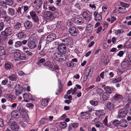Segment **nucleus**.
Listing matches in <instances>:
<instances>
[{
  "label": "nucleus",
  "mask_w": 131,
  "mask_h": 131,
  "mask_svg": "<svg viewBox=\"0 0 131 131\" xmlns=\"http://www.w3.org/2000/svg\"><path fill=\"white\" fill-rule=\"evenodd\" d=\"M13 30L11 27H8L6 28L4 31L1 32L3 39L4 40L6 39L8 36L11 35L13 34Z\"/></svg>",
  "instance_id": "f257e3e1"
},
{
  "label": "nucleus",
  "mask_w": 131,
  "mask_h": 131,
  "mask_svg": "<svg viewBox=\"0 0 131 131\" xmlns=\"http://www.w3.org/2000/svg\"><path fill=\"white\" fill-rule=\"evenodd\" d=\"M53 57L55 60L60 62L62 61L65 60L67 57V55L66 54H61L59 53L56 52L54 54Z\"/></svg>",
  "instance_id": "f03ea898"
},
{
  "label": "nucleus",
  "mask_w": 131,
  "mask_h": 131,
  "mask_svg": "<svg viewBox=\"0 0 131 131\" xmlns=\"http://www.w3.org/2000/svg\"><path fill=\"white\" fill-rule=\"evenodd\" d=\"M8 123L10 125L11 129L13 130L17 131L19 129V127L16 122L11 119L9 121Z\"/></svg>",
  "instance_id": "7ed1b4c3"
},
{
  "label": "nucleus",
  "mask_w": 131,
  "mask_h": 131,
  "mask_svg": "<svg viewBox=\"0 0 131 131\" xmlns=\"http://www.w3.org/2000/svg\"><path fill=\"white\" fill-rule=\"evenodd\" d=\"M26 57L23 54H21L19 52H17L14 54V59L15 61H18L20 59L25 60Z\"/></svg>",
  "instance_id": "20e7f679"
},
{
  "label": "nucleus",
  "mask_w": 131,
  "mask_h": 131,
  "mask_svg": "<svg viewBox=\"0 0 131 131\" xmlns=\"http://www.w3.org/2000/svg\"><path fill=\"white\" fill-rule=\"evenodd\" d=\"M127 114V112L125 108H123L119 110L118 111V115L117 118H119L120 117L123 118L126 116Z\"/></svg>",
  "instance_id": "39448f33"
},
{
  "label": "nucleus",
  "mask_w": 131,
  "mask_h": 131,
  "mask_svg": "<svg viewBox=\"0 0 131 131\" xmlns=\"http://www.w3.org/2000/svg\"><path fill=\"white\" fill-rule=\"evenodd\" d=\"M43 13L44 15V17L47 20L51 21L53 19V16L52 13L50 12H43Z\"/></svg>",
  "instance_id": "423d86ee"
},
{
  "label": "nucleus",
  "mask_w": 131,
  "mask_h": 131,
  "mask_svg": "<svg viewBox=\"0 0 131 131\" xmlns=\"http://www.w3.org/2000/svg\"><path fill=\"white\" fill-rule=\"evenodd\" d=\"M21 113L20 111L17 110L13 111L11 113L12 116L14 118H18L20 117Z\"/></svg>",
  "instance_id": "0eeeda50"
},
{
  "label": "nucleus",
  "mask_w": 131,
  "mask_h": 131,
  "mask_svg": "<svg viewBox=\"0 0 131 131\" xmlns=\"http://www.w3.org/2000/svg\"><path fill=\"white\" fill-rule=\"evenodd\" d=\"M69 31L71 35L72 36H76L78 32V30L75 27H71L69 29Z\"/></svg>",
  "instance_id": "6e6552de"
},
{
  "label": "nucleus",
  "mask_w": 131,
  "mask_h": 131,
  "mask_svg": "<svg viewBox=\"0 0 131 131\" xmlns=\"http://www.w3.org/2000/svg\"><path fill=\"white\" fill-rule=\"evenodd\" d=\"M45 66L48 67L49 69L51 71H54V70L53 63L50 61H48L46 62Z\"/></svg>",
  "instance_id": "1a4fd4ad"
},
{
  "label": "nucleus",
  "mask_w": 131,
  "mask_h": 131,
  "mask_svg": "<svg viewBox=\"0 0 131 131\" xmlns=\"http://www.w3.org/2000/svg\"><path fill=\"white\" fill-rule=\"evenodd\" d=\"M58 50L59 51L62 53H65L67 50L65 45L62 44L59 45L58 47Z\"/></svg>",
  "instance_id": "9d476101"
},
{
  "label": "nucleus",
  "mask_w": 131,
  "mask_h": 131,
  "mask_svg": "<svg viewBox=\"0 0 131 131\" xmlns=\"http://www.w3.org/2000/svg\"><path fill=\"white\" fill-rule=\"evenodd\" d=\"M93 15L94 17L95 20L97 22L101 21L102 17L101 15L98 14L97 12L96 11L93 14Z\"/></svg>",
  "instance_id": "9b49d317"
},
{
  "label": "nucleus",
  "mask_w": 131,
  "mask_h": 131,
  "mask_svg": "<svg viewBox=\"0 0 131 131\" xmlns=\"http://www.w3.org/2000/svg\"><path fill=\"white\" fill-rule=\"evenodd\" d=\"M73 22L77 24H81L83 23V21L82 17H77L74 18Z\"/></svg>",
  "instance_id": "f8f14e48"
},
{
  "label": "nucleus",
  "mask_w": 131,
  "mask_h": 131,
  "mask_svg": "<svg viewBox=\"0 0 131 131\" xmlns=\"http://www.w3.org/2000/svg\"><path fill=\"white\" fill-rule=\"evenodd\" d=\"M104 90L107 92L109 94H111L114 91L115 89L113 87H110L109 86H107L104 88Z\"/></svg>",
  "instance_id": "ddd939ff"
},
{
  "label": "nucleus",
  "mask_w": 131,
  "mask_h": 131,
  "mask_svg": "<svg viewBox=\"0 0 131 131\" xmlns=\"http://www.w3.org/2000/svg\"><path fill=\"white\" fill-rule=\"evenodd\" d=\"M82 15L83 18L87 21L89 22L91 20V18L90 16L87 12H83Z\"/></svg>",
  "instance_id": "4468645a"
},
{
  "label": "nucleus",
  "mask_w": 131,
  "mask_h": 131,
  "mask_svg": "<svg viewBox=\"0 0 131 131\" xmlns=\"http://www.w3.org/2000/svg\"><path fill=\"white\" fill-rule=\"evenodd\" d=\"M91 71V67L90 66L88 67L86 69L84 73V78L87 79Z\"/></svg>",
  "instance_id": "2eb2a0df"
},
{
  "label": "nucleus",
  "mask_w": 131,
  "mask_h": 131,
  "mask_svg": "<svg viewBox=\"0 0 131 131\" xmlns=\"http://www.w3.org/2000/svg\"><path fill=\"white\" fill-rule=\"evenodd\" d=\"M56 35L53 34H51L49 35L47 37V40L50 42L53 40L56 37Z\"/></svg>",
  "instance_id": "dca6fc26"
},
{
  "label": "nucleus",
  "mask_w": 131,
  "mask_h": 131,
  "mask_svg": "<svg viewBox=\"0 0 131 131\" xmlns=\"http://www.w3.org/2000/svg\"><path fill=\"white\" fill-rule=\"evenodd\" d=\"M62 43L64 45H68L71 43V39L70 37H67L62 39Z\"/></svg>",
  "instance_id": "f3484780"
},
{
  "label": "nucleus",
  "mask_w": 131,
  "mask_h": 131,
  "mask_svg": "<svg viewBox=\"0 0 131 131\" xmlns=\"http://www.w3.org/2000/svg\"><path fill=\"white\" fill-rule=\"evenodd\" d=\"M90 114L88 112H82L81 115L82 118L84 119H88L90 117Z\"/></svg>",
  "instance_id": "a211bd4d"
},
{
  "label": "nucleus",
  "mask_w": 131,
  "mask_h": 131,
  "mask_svg": "<svg viewBox=\"0 0 131 131\" xmlns=\"http://www.w3.org/2000/svg\"><path fill=\"white\" fill-rule=\"evenodd\" d=\"M106 107L107 109L109 110H112L114 108V105L112 102H108L106 104Z\"/></svg>",
  "instance_id": "6ab92c4d"
},
{
  "label": "nucleus",
  "mask_w": 131,
  "mask_h": 131,
  "mask_svg": "<svg viewBox=\"0 0 131 131\" xmlns=\"http://www.w3.org/2000/svg\"><path fill=\"white\" fill-rule=\"evenodd\" d=\"M119 125L122 127H126L128 125V123L126 120L123 119L119 121Z\"/></svg>",
  "instance_id": "aec40b11"
},
{
  "label": "nucleus",
  "mask_w": 131,
  "mask_h": 131,
  "mask_svg": "<svg viewBox=\"0 0 131 131\" xmlns=\"http://www.w3.org/2000/svg\"><path fill=\"white\" fill-rule=\"evenodd\" d=\"M24 25L26 29H29L32 26V23L30 21H27L25 22Z\"/></svg>",
  "instance_id": "412c9836"
},
{
  "label": "nucleus",
  "mask_w": 131,
  "mask_h": 131,
  "mask_svg": "<svg viewBox=\"0 0 131 131\" xmlns=\"http://www.w3.org/2000/svg\"><path fill=\"white\" fill-rule=\"evenodd\" d=\"M13 65L11 63L9 62H7V63L5 64V68L6 70H10L12 69Z\"/></svg>",
  "instance_id": "4be33fe9"
},
{
  "label": "nucleus",
  "mask_w": 131,
  "mask_h": 131,
  "mask_svg": "<svg viewBox=\"0 0 131 131\" xmlns=\"http://www.w3.org/2000/svg\"><path fill=\"white\" fill-rule=\"evenodd\" d=\"M50 100V99L48 98L42 99L41 103L42 106H43L42 107L43 108V106H47Z\"/></svg>",
  "instance_id": "5701e85b"
},
{
  "label": "nucleus",
  "mask_w": 131,
  "mask_h": 131,
  "mask_svg": "<svg viewBox=\"0 0 131 131\" xmlns=\"http://www.w3.org/2000/svg\"><path fill=\"white\" fill-rule=\"evenodd\" d=\"M5 98L7 99H10L12 100H14L16 99L15 95L10 94H6L4 95Z\"/></svg>",
  "instance_id": "b1692460"
},
{
  "label": "nucleus",
  "mask_w": 131,
  "mask_h": 131,
  "mask_svg": "<svg viewBox=\"0 0 131 131\" xmlns=\"http://www.w3.org/2000/svg\"><path fill=\"white\" fill-rule=\"evenodd\" d=\"M28 47L31 49L35 48L36 47V45L35 42L30 41L28 43Z\"/></svg>",
  "instance_id": "393cba45"
},
{
  "label": "nucleus",
  "mask_w": 131,
  "mask_h": 131,
  "mask_svg": "<svg viewBox=\"0 0 131 131\" xmlns=\"http://www.w3.org/2000/svg\"><path fill=\"white\" fill-rule=\"evenodd\" d=\"M123 98V96L122 95L118 94H115L114 97V99L116 101H120Z\"/></svg>",
  "instance_id": "a878e982"
},
{
  "label": "nucleus",
  "mask_w": 131,
  "mask_h": 131,
  "mask_svg": "<svg viewBox=\"0 0 131 131\" xmlns=\"http://www.w3.org/2000/svg\"><path fill=\"white\" fill-rule=\"evenodd\" d=\"M26 36V34L22 32L19 33L18 35V37L20 39L25 38Z\"/></svg>",
  "instance_id": "bb28decb"
},
{
  "label": "nucleus",
  "mask_w": 131,
  "mask_h": 131,
  "mask_svg": "<svg viewBox=\"0 0 131 131\" xmlns=\"http://www.w3.org/2000/svg\"><path fill=\"white\" fill-rule=\"evenodd\" d=\"M23 97L24 99V101L26 102H28L30 100V98L29 95L27 93H25L23 94Z\"/></svg>",
  "instance_id": "cd10ccee"
},
{
  "label": "nucleus",
  "mask_w": 131,
  "mask_h": 131,
  "mask_svg": "<svg viewBox=\"0 0 131 131\" xmlns=\"http://www.w3.org/2000/svg\"><path fill=\"white\" fill-rule=\"evenodd\" d=\"M23 88L21 86H19L18 88H16L15 89V91L16 93L18 94L21 93L23 92Z\"/></svg>",
  "instance_id": "c85d7f7f"
},
{
  "label": "nucleus",
  "mask_w": 131,
  "mask_h": 131,
  "mask_svg": "<svg viewBox=\"0 0 131 131\" xmlns=\"http://www.w3.org/2000/svg\"><path fill=\"white\" fill-rule=\"evenodd\" d=\"M8 14L10 16L14 15L15 14V11L12 8H9L7 11Z\"/></svg>",
  "instance_id": "c756f323"
},
{
  "label": "nucleus",
  "mask_w": 131,
  "mask_h": 131,
  "mask_svg": "<svg viewBox=\"0 0 131 131\" xmlns=\"http://www.w3.org/2000/svg\"><path fill=\"white\" fill-rule=\"evenodd\" d=\"M8 78L10 80L13 81H15L17 79V77L14 74H12L9 76Z\"/></svg>",
  "instance_id": "7c9ffc66"
},
{
  "label": "nucleus",
  "mask_w": 131,
  "mask_h": 131,
  "mask_svg": "<svg viewBox=\"0 0 131 131\" xmlns=\"http://www.w3.org/2000/svg\"><path fill=\"white\" fill-rule=\"evenodd\" d=\"M21 27V24L20 23L17 22L15 24L14 26V29L16 30L19 29Z\"/></svg>",
  "instance_id": "2f4dec72"
},
{
  "label": "nucleus",
  "mask_w": 131,
  "mask_h": 131,
  "mask_svg": "<svg viewBox=\"0 0 131 131\" xmlns=\"http://www.w3.org/2000/svg\"><path fill=\"white\" fill-rule=\"evenodd\" d=\"M58 84L59 85V89H58V91L57 92H56V95H58L59 94V93H60L61 92L60 90H61V89L62 88V85L61 84V81L59 80V79H58Z\"/></svg>",
  "instance_id": "473e14b6"
},
{
  "label": "nucleus",
  "mask_w": 131,
  "mask_h": 131,
  "mask_svg": "<svg viewBox=\"0 0 131 131\" xmlns=\"http://www.w3.org/2000/svg\"><path fill=\"white\" fill-rule=\"evenodd\" d=\"M93 26L91 24H88L86 27V30L91 32L93 29Z\"/></svg>",
  "instance_id": "72a5a7b5"
},
{
  "label": "nucleus",
  "mask_w": 131,
  "mask_h": 131,
  "mask_svg": "<svg viewBox=\"0 0 131 131\" xmlns=\"http://www.w3.org/2000/svg\"><path fill=\"white\" fill-rule=\"evenodd\" d=\"M60 126L62 128H64L67 126V124L65 122H61L60 124Z\"/></svg>",
  "instance_id": "f704fd0d"
},
{
  "label": "nucleus",
  "mask_w": 131,
  "mask_h": 131,
  "mask_svg": "<svg viewBox=\"0 0 131 131\" xmlns=\"http://www.w3.org/2000/svg\"><path fill=\"white\" fill-rule=\"evenodd\" d=\"M109 95L107 93L105 92L103 95L102 97L104 100H106L109 98Z\"/></svg>",
  "instance_id": "c9c22d12"
},
{
  "label": "nucleus",
  "mask_w": 131,
  "mask_h": 131,
  "mask_svg": "<svg viewBox=\"0 0 131 131\" xmlns=\"http://www.w3.org/2000/svg\"><path fill=\"white\" fill-rule=\"evenodd\" d=\"M107 116H106L104 119L103 121V123L107 127H111V125H107Z\"/></svg>",
  "instance_id": "e433bc0d"
},
{
  "label": "nucleus",
  "mask_w": 131,
  "mask_h": 131,
  "mask_svg": "<svg viewBox=\"0 0 131 131\" xmlns=\"http://www.w3.org/2000/svg\"><path fill=\"white\" fill-rule=\"evenodd\" d=\"M6 11L3 9L0 8V16H1V15H2L3 16L4 15H6Z\"/></svg>",
  "instance_id": "4c0bfd02"
},
{
  "label": "nucleus",
  "mask_w": 131,
  "mask_h": 131,
  "mask_svg": "<svg viewBox=\"0 0 131 131\" xmlns=\"http://www.w3.org/2000/svg\"><path fill=\"white\" fill-rule=\"evenodd\" d=\"M21 42L18 41L15 42V47L16 48L19 47L21 46Z\"/></svg>",
  "instance_id": "58836bf2"
},
{
  "label": "nucleus",
  "mask_w": 131,
  "mask_h": 131,
  "mask_svg": "<svg viewBox=\"0 0 131 131\" xmlns=\"http://www.w3.org/2000/svg\"><path fill=\"white\" fill-rule=\"evenodd\" d=\"M118 11L119 13L122 14H124L126 12V10L125 8H122L121 7H119L118 8Z\"/></svg>",
  "instance_id": "ea45409f"
},
{
  "label": "nucleus",
  "mask_w": 131,
  "mask_h": 131,
  "mask_svg": "<svg viewBox=\"0 0 131 131\" xmlns=\"http://www.w3.org/2000/svg\"><path fill=\"white\" fill-rule=\"evenodd\" d=\"M5 50L3 46H0V56H2L5 53Z\"/></svg>",
  "instance_id": "a19ab883"
},
{
  "label": "nucleus",
  "mask_w": 131,
  "mask_h": 131,
  "mask_svg": "<svg viewBox=\"0 0 131 131\" xmlns=\"http://www.w3.org/2000/svg\"><path fill=\"white\" fill-rule=\"evenodd\" d=\"M90 103L92 105L95 106L97 105L98 102L97 101H94L93 100H92L90 101Z\"/></svg>",
  "instance_id": "79ce46f5"
},
{
  "label": "nucleus",
  "mask_w": 131,
  "mask_h": 131,
  "mask_svg": "<svg viewBox=\"0 0 131 131\" xmlns=\"http://www.w3.org/2000/svg\"><path fill=\"white\" fill-rule=\"evenodd\" d=\"M32 18L36 23L38 24L39 20L37 15L32 17Z\"/></svg>",
  "instance_id": "37998d69"
},
{
  "label": "nucleus",
  "mask_w": 131,
  "mask_h": 131,
  "mask_svg": "<svg viewBox=\"0 0 131 131\" xmlns=\"http://www.w3.org/2000/svg\"><path fill=\"white\" fill-rule=\"evenodd\" d=\"M122 80L121 77H119L117 78L114 79L112 81L114 83H116L117 82H120Z\"/></svg>",
  "instance_id": "c03bdc74"
},
{
  "label": "nucleus",
  "mask_w": 131,
  "mask_h": 131,
  "mask_svg": "<svg viewBox=\"0 0 131 131\" xmlns=\"http://www.w3.org/2000/svg\"><path fill=\"white\" fill-rule=\"evenodd\" d=\"M5 2L6 4L9 6L12 5L14 3L12 0H6Z\"/></svg>",
  "instance_id": "a18cd8bd"
},
{
  "label": "nucleus",
  "mask_w": 131,
  "mask_h": 131,
  "mask_svg": "<svg viewBox=\"0 0 131 131\" xmlns=\"http://www.w3.org/2000/svg\"><path fill=\"white\" fill-rule=\"evenodd\" d=\"M38 39L37 37L36 36H32L31 37L30 40V41L35 42L37 41Z\"/></svg>",
  "instance_id": "49530a36"
},
{
  "label": "nucleus",
  "mask_w": 131,
  "mask_h": 131,
  "mask_svg": "<svg viewBox=\"0 0 131 131\" xmlns=\"http://www.w3.org/2000/svg\"><path fill=\"white\" fill-rule=\"evenodd\" d=\"M17 108L18 109V110L20 111V112H21L23 113H25L26 112V110L24 108L20 107V106H18L17 107Z\"/></svg>",
  "instance_id": "de8ad7c7"
},
{
  "label": "nucleus",
  "mask_w": 131,
  "mask_h": 131,
  "mask_svg": "<svg viewBox=\"0 0 131 131\" xmlns=\"http://www.w3.org/2000/svg\"><path fill=\"white\" fill-rule=\"evenodd\" d=\"M111 124H113L116 126H117L119 124V123L118 120H116L113 122H111Z\"/></svg>",
  "instance_id": "09e8293b"
},
{
  "label": "nucleus",
  "mask_w": 131,
  "mask_h": 131,
  "mask_svg": "<svg viewBox=\"0 0 131 131\" xmlns=\"http://www.w3.org/2000/svg\"><path fill=\"white\" fill-rule=\"evenodd\" d=\"M6 2L4 1H1L0 2V6H2L4 8H7V7L6 6Z\"/></svg>",
  "instance_id": "8fccbe9b"
},
{
  "label": "nucleus",
  "mask_w": 131,
  "mask_h": 131,
  "mask_svg": "<svg viewBox=\"0 0 131 131\" xmlns=\"http://www.w3.org/2000/svg\"><path fill=\"white\" fill-rule=\"evenodd\" d=\"M43 27L42 25H40L39 26L38 32L39 33L42 32L43 31Z\"/></svg>",
  "instance_id": "3c124183"
},
{
  "label": "nucleus",
  "mask_w": 131,
  "mask_h": 131,
  "mask_svg": "<svg viewBox=\"0 0 131 131\" xmlns=\"http://www.w3.org/2000/svg\"><path fill=\"white\" fill-rule=\"evenodd\" d=\"M123 32L124 31L122 29H118L116 31L115 33L116 35H118Z\"/></svg>",
  "instance_id": "603ef678"
},
{
  "label": "nucleus",
  "mask_w": 131,
  "mask_h": 131,
  "mask_svg": "<svg viewBox=\"0 0 131 131\" xmlns=\"http://www.w3.org/2000/svg\"><path fill=\"white\" fill-rule=\"evenodd\" d=\"M96 91L98 94H101L103 93V91L102 89L101 88H97Z\"/></svg>",
  "instance_id": "864d4df0"
},
{
  "label": "nucleus",
  "mask_w": 131,
  "mask_h": 131,
  "mask_svg": "<svg viewBox=\"0 0 131 131\" xmlns=\"http://www.w3.org/2000/svg\"><path fill=\"white\" fill-rule=\"evenodd\" d=\"M95 87V85H92L91 86H90L88 88L85 89V91L88 92L90 90L92 89L93 88Z\"/></svg>",
  "instance_id": "5fc2aeb1"
},
{
  "label": "nucleus",
  "mask_w": 131,
  "mask_h": 131,
  "mask_svg": "<svg viewBox=\"0 0 131 131\" xmlns=\"http://www.w3.org/2000/svg\"><path fill=\"white\" fill-rule=\"evenodd\" d=\"M49 10H50L53 12L56 10V8L53 6H49L48 7Z\"/></svg>",
  "instance_id": "6e6d98bb"
},
{
  "label": "nucleus",
  "mask_w": 131,
  "mask_h": 131,
  "mask_svg": "<svg viewBox=\"0 0 131 131\" xmlns=\"http://www.w3.org/2000/svg\"><path fill=\"white\" fill-rule=\"evenodd\" d=\"M4 27V23L3 22L0 23V31L3 30Z\"/></svg>",
  "instance_id": "4d7b16f0"
},
{
  "label": "nucleus",
  "mask_w": 131,
  "mask_h": 131,
  "mask_svg": "<svg viewBox=\"0 0 131 131\" xmlns=\"http://www.w3.org/2000/svg\"><path fill=\"white\" fill-rule=\"evenodd\" d=\"M22 9H23L24 12H26L28 10L29 7L27 6H22Z\"/></svg>",
  "instance_id": "13d9d810"
},
{
  "label": "nucleus",
  "mask_w": 131,
  "mask_h": 131,
  "mask_svg": "<svg viewBox=\"0 0 131 131\" xmlns=\"http://www.w3.org/2000/svg\"><path fill=\"white\" fill-rule=\"evenodd\" d=\"M53 14V18H57L59 16L58 13L57 12H55L53 13H52Z\"/></svg>",
  "instance_id": "bf43d9fd"
},
{
  "label": "nucleus",
  "mask_w": 131,
  "mask_h": 131,
  "mask_svg": "<svg viewBox=\"0 0 131 131\" xmlns=\"http://www.w3.org/2000/svg\"><path fill=\"white\" fill-rule=\"evenodd\" d=\"M67 66L68 67L73 66V63L71 61H69L67 63Z\"/></svg>",
  "instance_id": "052dcab7"
},
{
  "label": "nucleus",
  "mask_w": 131,
  "mask_h": 131,
  "mask_svg": "<svg viewBox=\"0 0 131 131\" xmlns=\"http://www.w3.org/2000/svg\"><path fill=\"white\" fill-rule=\"evenodd\" d=\"M124 52L122 51H120L117 54V55L119 57H122L124 54Z\"/></svg>",
  "instance_id": "680f3d73"
},
{
  "label": "nucleus",
  "mask_w": 131,
  "mask_h": 131,
  "mask_svg": "<svg viewBox=\"0 0 131 131\" xmlns=\"http://www.w3.org/2000/svg\"><path fill=\"white\" fill-rule=\"evenodd\" d=\"M30 14L32 18L36 15L35 13L33 11L31 12L30 13Z\"/></svg>",
  "instance_id": "e2e57ef3"
},
{
  "label": "nucleus",
  "mask_w": 131,
  "mask_h": 131,
  "mask_svg": "<svg viewBox=\"0 0 131 131\" xmlns=\"http://www.w3.org/2000/svg\"><path fill=\"white\" fill-rule=\"evenodd\" d=\"M45 61V59L43 58H41L39 59L37 63L38 64L39 63H42Z\"/></svg>",
  "instance_id": "0e129e2a"
},
{
  "label": "nucleus",
  "mask_w": 131,
  "mask_h": 131,
  "mask_svg": "<svg viewBox=\"0 0 131 131\" xmlns=\"http://www.w3.org/2000/svg\"><path fill=\"white\" fill-rule=\"evenodd\" d=\"M14 39H9L8 42V44L10 46H12L13 43V41Z\"/></svg>",
  "instance_id": "69168bd1"
},
{
  "label": "nucleus",
  "mask_w": 131,
  "mask_h": 131,
  "mask_svg": "<svg viewBox=\"0 0 131 131\" xmlns=\"http://www.w3.org/2000/svg\"><path fill=\"white\" fill-rule=\"evenodd\" d=\"M22 9V7H18L17 10V13L19 14H21V10Z\"/></svg>",
  "instance_id": "338daca9"
},
{
  "label": "nucleus",
  "mask_w": 131,
  "mask_h": 131,
  "mask_svg": "<svg viewBox=\"0 0 131 131\" xmlns=\"http://www.w3.org/2000/svg\"><path fill=\"white\" fill-rule=\"evenodd\" d=\"M72 127L74 128H77L79 125L78 123H74L71 125Z\"/></svg>",
  "instance_id": "774afa93"
}]
</instances>
